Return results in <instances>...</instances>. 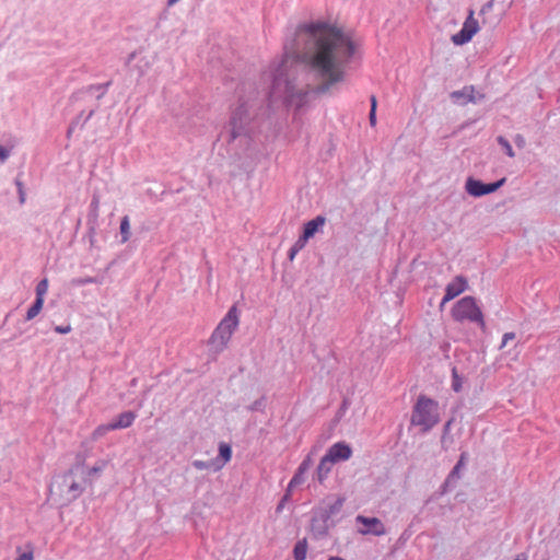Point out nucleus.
Instances as JSON below:
<instances>
[{"label":"nucleus","mask_w":560,"mask_h":560,"mask_svg":"<svg viewBox=\"0 0 560 560\" xmlns=\"http://www.w3.org/2000/svg\"><path fill=\"white\" fill-rule=\"evenodd\" d=\"M81 469V466L69 469L67 472L57 476L50 483L49 490L52 495H58L61 503H69L75 500L83 491L85 480L77 481L74 470Z\"/></svg>","instance_id":"7ed1b4c3"},{"label":"nucleus","mask_w":560,"mask_h":560,"mask_svg":"<svg viewBox=\"0 0 560 560\" xmlns=\"http://www.w3.org/2000/svg\"><path fill=\"white\" fill-rule=\"evenodd\" d=\"M492 7H493V0H489L488 2H486V3L482 5V8H481V10H480V13H481V14H485V13H487V12L491 11Z\"/></svg>","instance_id":"a19ab883"},{"label":"nucleus","mask_w":560,"mask_h":560,"mask_svg":"<svg viewBox=\"0 0 560 560\" xmlns=\"http://www.w3.org/2000/svg\"><path fill=\"white\" fill-rule=\"evenodd\" d=\"M312 464H313V462H312L311 457H310V456H307V457H306V458H304V459H303V462L300 464V466H299L298 470H299V471H301V472H303V474H306V472L310 470V468H311Z\"/></svg>","instance_id":"473e14b6"},{"label":"nucleus","mask_w":560,"mask_h":560,"mask_svg":"<svg viewBox=\"0 0 560 560\" xmlns=\"http://www.w3.org/2000/svg\"><path fill=\"white\" fill-rule=\"evenodd\" d=\"M498 143L501 145V148L504 150L505 154L510 158H513L515 155L512 145L510 144L509 140L504 138L503 136H499L497 138Z\"/></svg>","instance_id":"cd10ccee"},{"label":"nucleus","mask_w":560,"mask_h":560,"mask_svg":"<svg viewBox=\"0 0 560 560\" xmlns=\"http://www.w3.org/2000/svg\"><path fill=\"white\" fill-rule=\"evenodd\" d=\"M103 277L102 278H98V277H84V278H74L70 281V284L72 287H82V285H85V284H91V283H103Z\"/></svg>","instance_id":"5701e85b"},{"label":"nucleus","mask_w":560,"mask_h":560,"mask_svg":"<svg viewBox=\"0 0 560 560\" xmlns=\"http://www.w3.org/2000/svg\"><path fill=\"white\" fill-rule=\"evenodd\" d=\"M75 127H77V121H72L67 131L68 137L72 133V131L74 130Z\"/></svg>","instance_id":"8fccbe9b"},{"label":"nucleus","mask_w":560,"mask_h":560,"mask_svg":"<svg viewBox=\"0 0 560 560\" xmlns=\"http://www.w3.org/2000/svg\"><path fill=\"white\" fill-rule=\"evenodd\" d=\"M15 186L18 188L20 203H24V201H25L24 187H23V183L19 178L15 179Z\"/></svg>","instance_id":"72a5a7b5"},{"label":"nucleus","mask_w":560,"mask_h":560,"mask_svg":"<svg viewBox=\"0 0 560 560\" xmlns=\"http://www.w3.org/2000/svg\"><path fill=\"white\" fill-rule=\"evenodd\" d=\"M135 56H136L135 52L130 54L128 57L127 63H129L135 58Z\"/></svg>","instance_id":"13d9d810"},{"label":"nucleus","mask_w":560,"mask_h":560,"mask_svg":"<svg viewBox=\"0 0 560 560\" xmlns=\"http://www.w3.org/2000/svg\"><path fill=\"white\" fill-rule=\"evenodd\" d=\"M291 60L292 57L287 55V51L284 50L283 59L275 69H271L268 73H265L264 77L266 80L270 81V88L266 95H262V98L268 97V105L267 107L260 106L261 100H258L257 97H248L245 98L243 95H240V104L232 112L230 122L226 129V141L230 143L236 139H240L241 142L248 143V139L252 137V135L255 133L256 129L258 128V119L260 115L269 114L272 108L280 103L285 108H295V106H289L287 105L280 97L273 98L271 97V90L273 84L272 75L276 73V71L281 67L284 62H287L288 71L291 69Z\"/></svg>","instance_id":"f03ea898"},{"label":"nucleus","mask_w":560,"mask_h":560,"mask_svg":"<svg viewBox=\"0 0 560 560\" xmlns=\"http://www.w3.org/2000/svg\"><path fill=\"white\" fill-rule=\"evenodd\" d=\"M110 84H112V81H108V82L102 83V84L89 85V86L78 91L77 93H73L71 98L79 100L80 94H83V93L93 94L94 91H100V93L96 95V100H101L105 95V93H106L107 89L110 86Z\"/></svg>","instance_id":"f3484780"},{"label":"nucleus","mask_w":560,"mask_h":560,"mask_svg":"<svg viewBox=\"0 0 560 560\" xmlns=\"http://www.w3.org/2000/svg\"><path fill=\"white\" fill-rule=\"evenodd\" d=\"M291 499L289 498V494H283V497L281 498L280 502L278 503L277 508H276V512L277 513H280L283 508H284V504L287 502H289Z\"/></svg>","instance_id":"4c0bfd02"},{"label":"nucleus","mask_w":560,"mask_h":560,"mask_svg":"<svg viewBox=\"0 0 560 560\" xmlns=\"http://www.w3.org/2000/svg\"><path fill=\"white\" fill-rule=\"evenodd\" d=\"M453 318L456 322L469 320L478 323L481 328L486 326L483 315L472 296H464L452 308Z\"/></svg>","instance_id":"423d86ee"},{"label":"nucleus","mask_w":560,"mask_h":560,"mask_svg":"<svg viewBox=\"0 0 560 560\" xmlns=\"http://www.w3.org/2000/svg\"><path fill=\"white\" fill-rule=\"evenodd\" d=\"M351 455L352 450L350 445L347 444L346 442L335 443L332 446L328 448L327 453L325 454V456L334 464L341 460H347L351 457Z\"/></svg>","instance_id":"ddd939ff"},{"label":"nucleus","mask_w":560,"mask_h":560,"mask_svg":"<svg viewBox=\"0 0 560 560\" xmlns=\"http://www.w3.org/2000/svg\"><path fill=\"white\" fill-rule=\"evenodd\" d=\"M328 560H345V559L339 558V557H330Z\"/></svg>","instance_id":"bf43d9fd"},{"label":"nucleus","mask_w":560,"mask_h":560,"mask_svg":"<svg viewBox=\"0 0 560 560\" xmlns=\"http://www.w3.org/2000/svg\"><path fill=\"white\" fill-rule=\"evenodd\" d=\"M347 407H348V401H347V399H345V400L342 401L341 407H340V411H345V410L347 409Z\"/></svg>","instance_id":"5fc2aeb1"},{"label":"nucleus","mask_w":560,"mask_h":560,"mask_svg":"<svg viewBox=\"0 0 560 560\" xmlns=\"http://www.w3.org/2000/svg\"><path fill=\"white\" fill-rule=\"evenodd\" d=\"M47 290H48V280L45 278V279L40 280L36 285V298L35 299L44 300V296L47 293Z\"/></svg>","instance_id":"c85d7f7f"},{"label":"nucleus","mask_w":560,"mask_h":560,"mask_svg":"<svg viewBox=\"0 0 560 560\" xmlns=\"http://www.w3.org/2000/svg\"><path fill=\"white\" fill-rule=\"evenodd\" d=\"M515 339V334L514 332H505L503 335V338H502V342L500 345V349H503L509 341Z\"/></svg>","instance_id":"c9c22d12"},{"label":"nucleus","mask_w":560,"mask_h":560,"mask_svg":"<svg viewBox=\"0 0 560 560\" xmlns=\"http://www.w3.org/2000/svg\"><path fill=\"white\" fill-rule=\"evenodd\" d=\"M438 408L435 400L420 395L412 409L411 424L421 427L423 432L430 431L440 420Z\"/></svg>","instance_id":"20e7f679"},{"label":"nucleus","mask_w":560,"mask_h":560,"mask_svg":"<svg viewBox=\"0 0 560 560\" xmlns=\"http://www.w3.org/2000/svg\"><path fill=\"white\" fill-rule=\"evenodd\" d=\"M265 408V399L264 397L260 399L255 400L250 406H248V409L250 411H262Z\"/></svg>","instance_id":"2f4dec72"},{"label":"nucleus","mask_w":560,"mask_h":560,"mask_svg":"<svg viewBox=\"0 0 560 560\" xmlns=\"http://www.w3.org/2000/svg\"><path fill=\"white\" fill-rule=\"evenodd\" d=\"M357 523L362 524L365 529H361L360 533L363 535L372 534L375 536H383L386 534L384 524L377 517H368L364 515H358L355 517Z\"/></svg>","instance_id":"9b49d317"},{"label":"nucleus","mask_w":560,"mask_h":560,"mask_svg":"<svg viewBox=\"0 0 560 560\" xmlns=\"http://www.w3.org/2000/svg\"><path fill=\"white\" fill-rule=\"evenodd\" d=\"M326 218L323 215H317L316 218L307 221L303 226V238L310 240L319 231V229L324 226Z\"/></svg>","instance_id":"4468645a"},{"label":"nucleus","mask_w":560,"mask_h":560,"mask_svg":"<svg viewBox=\"0 0 560 560\" xmlns=\"http://www.w3.org/2000/svg\"><path fill=\"white\" fill-rule=\"evenodd\" d=\"M94 109H91L88 116L84 118L82 126L94 115Z\"/></svg>","instance_id":"603ef678"},{"label":"nucleus","mask_w":560,"mask_h":560,"mask_svg":"<svg viewBox=\"0 0 560 560\" xmlns=\"http://www.w3.org/2000/svg\"><path fill=\"white\" fill-rule=\"evenodd\" d=\"M463 466L456 464L451 472L448 474L447 478L445 479L443 483V488L446 491L447 489H453L456 487L458 480L460 479V470Z\"/></svg>","instance_id":"aec40b11"},{"label":"nucleus","mask_w":560,"mask_h":560,"mask_svg":"<svg viewBox=\"0 0 560 560\" xmlns=\"http://www.w3.org/2000/svg\"><path fill=\"white\" fill-rule=\"evenodd\" d=\"M106 466V462L102 460L100 463H97L95 466H93L90 470H89V476H95V475H98L101 471H103L104 467Z\"/></svg>","instance_id":"f704fd0d"},{"label":"nucleus","mask_w":560,"mask_h":560,"mask_svg":"<svg viewBox=\"0 0 560 560\" xmlns=\"http://www.w3.org/2000/svg\"><path fill=\"white\" fill-rule=\"evenodd\" d=\"M345 501V497H338L332 503H327L325 506H319L316 510L328 520L334 521L332 517L341 512Z\"/></svg>","instance_id":"2eb2a0df"},{"label":"nucleus","mask_w":560,"mask_h":560,"mask_svg":"<svg viewBox=\"0 0 560 560\" xmlns=\"http://www.w3.org/2000/svg\"><path fill=\"white\" fill-rule=\"evenodd\" d=\"M112 430H116V429L112 428L110 423L102 424L95 429L93 436H94V439H97L100 436H103L105 433H107L108 431H112Z\"/></svg>","instance_id":"c756f323"},{"label":"nucleus","mask_w":560,"mask_h":560,"mask_svg":"<svg viewBox=\"0 0 560 560\" xmlns=\"http://www.w3.org/2000/svg\"><path fill=\"white\" fill-rule=\"evenodd\" d=\"M369 120H370V125L372 127H374L376 125V110H371L370 109Z\"/></svg>","instance_id":"c03bdc74"},{"label":"nucleus","mask_w":560,"mask_h":560,"mask_svg":"<svg viewBox=\"0 0 560 560\" xmlns=\"http://www.w3.org/2000/svg\"><path fill=\"white\" fill-rule=\"evenodd\" d=\"M120 235H121V242L125 243L130 237V223L129 218L125 215L120 221Z\"/></svg>","instance_id":"a878e982"},{"label":"nucleus","mask_w":560,"mask_h":560,"mask_svg":"<svg viewBox=\"0 0 560 560\" xmlns=\"http://www.w3.org/2000/svg\"><path fill=\"white\" fill-rule=\"evenodd\" d=\"M478 21L474 19V11H469V15L463 24L462 30L452 36V42L455 45H464L468 43L472 36L478 32Z\"/></svg>","instance_id":"6e6552de"},{"label":"nucleus","mask_w":560,"mask_h":560,"mask_svg":"<svg viewBox=\"0 0 560 560\" xmlns=\"http://www.w3.org/2000/svg\"><path fill=\"white\" fill-rule=\"evenodd\" d=\"M98 205H100V198L97 195H93L91 205H90V212L88 214V224H89V233L90 237H92V234L95 230V224L97 222L98 218ZM91 245H93V240L90 238Z\"/></svg>","instance_id":"dca6fc26"},{"label":"nucleus","mask_w":560,"mask_h":560,"mask_svg":"<svg viewBox=\"0 0 560 560\" xmlns=\"http://www.w3.org/2000/svg\"><path fill=\"white\" fill-rule=\"evenodd\" d=\"M136 419V413L133 411H125L121 412L117 419L110 422V427L115 429H126L129 428Z\"/></svg>","instance_id":"a211bd4d"},{"label":"nucleus","mask_w":560,"mask_h":560,"mask_svg":"<svg viewBox=\"0 0 560 560\" xmlns=\"http://www.w3.org/2000/svg\"><path fill=\"white\" fill-rule=\"evenodd\" d=\"M283 49L292 57L291 69L284 62L272 75L271 97L296 108L343 81L357 55L355 44L326 22L301 25Z\"/></svg>","instance_id":"f257e3e1"},{"label":"nucleus","mask_w":560,"mask_h":560,"mask_svg":"<svg viewBox=\"0 0 560 560\" xmlns=\"http://www.w3.org/2000/svg\"><path fill=\"white\" fill-rule=\"evenodd\" d=\"M451 424H452V420H448L445 424H444V429H443V436H442V443H444L445 439H446V435L450 431V428H451Z\"/></svg>","instance_id":"37998d69"},{"label":"nucleus","mask_w":560,"mask_h":560,"mask_svg":"<svg viewBox=\"0 0 560 560\" xmlns=\"http://www.w3.org/2000/svg\"><path fill=\"white\" fill-rule=\"evenodd\" d=\"M10 155V149L0 145V162L4 163Z\"/></svg>","instance_id":"58836bf2"},{"label":"nucleus","mask_w":560,"mask_h":560,"mask_svg":"<svg viewBox=\"0 0 560 560\" xmlns=\"http://www.w3.org/2000/svg\"><path fill=\"white\" fill-rule=\"evenodd\" d=\"M307 552V540L303 538L299 540L293 548L294 560H305Z\"/></svg>","instance_id":"4be33fe9"},{"label":"nucleus","mask_w":560,"mask_h":560,"mask_svg":"<svg viewBox=\"0 0 560 560\" xmlns=\"http://www.w3.org/2000/svg\"><path fill=\"white\" fill-rule=\"evenodd\" d=\"M179 0H167V5L168 7H172L174 5L175 3H177Z\"/></svg>","instance_id":"4d7b16f0"},{"label":"nucleus","mask_w":560,"mask_h":560,"mask_svg":"<svg viewBox=\"0 0 560 560\" xmlns=\"http://www.w3.org/2000/svg\"><path fill=\"white\" fill-rule=\"evenodd\" d=\"M43 305H44V300L35 299L34 303L26 312L25 319L32 320L33 318H35L42 311Z\"/></svg>","instance_id":"393cba45"},{"label":"nucleus","mask_w":560,"mask_h":560,"mask_svg":"<svg viewBox=\"0 0 560 560\" xmlns=\"http://www.w3.org/2000/svg\"><path fill=\"white\" fill-rule=\"evenodd\" d=\"M299 252L296 249H294L293 247H291L289 249V253H288V258L292 261L295 257V255L298 254Z\"/></svg>","instance_id":"de8ad7c7"},{"label":"nucleus","mask_w":560,"mask_h":560,"mask_svg":"<svg viewBox=\"0 0 560 560\" xmlns=\"http://www.w3.org/2000/svg\"><path fill=\"white\" fill-rule=\"evenodd\" d=\"M505 182L506 178L502 177L497 182L486 184L482 180L476 179L470 176L466 179L465 189L467 194L472 197H482L485 195H489L497 191L505 184Z\"/></svg>","instance_id":"0eeeda50"},{"label":"nucleus","mask_w":560,"mask_h":560,"mask_svg":"<svg viewBox=\"0 0 560 560\" xmlns=\"http://www.w3.org/2000/svg\"><path fill=\"white\" fill-rule=\"evenodd\" d=\"M334 466V463L329 460L326 456H324L316 469V479L319 483H323L324 480L327 478L328 474L330 472L331 468Z\"/></svg>","instance_id":"6ab92c4d"},{"label":"nucleus","mask_w":560,"mask_h":560,"mask_svg":"<svg viewBox=\"0 0 560 560\" xmlns=\"http://www.w3.org/2000/svg\"><path fill=\"white\" fill-rule=\"evenodd\" d=\"M514 560H527V557L524 553H520L516 556V558Z\"/></svg>","instance_id":"864d4df0"},{"label":"nucleus","mask_w":560,"mask_h":560,"mask_svg":"<svg viewBox=\"0 0 560 560\" xmlns=\"http://www.w3.org/2000/svg\"><path fill=\"white\" fill-rule=\"evenodd\" d=\"M54 330L58 334H68L71 331V326H55Z\"/></svg>","instance_id":"ea45409f"},{"label":"nucleus","mask_w":560,"mask_h":560,"mask_svg":"<svg viewBox=\"0 0 560 560\" xmlns=\"http://www.w3.org/2000/svg\"><path fill=\"white\" fill-rule=\"evenodd\" d=\"M308 240H304L303 238V235L301 234V236L299 237V240L293 244V248L296 249L298 252H300L304 246L305 244L307 243Z\"/></svg>","instance_id":"e433bc0d"},{"label":"nucleus","mask_w":560,"mask_h":560,"mask_svg":"<svg viewBox=\"0 0 560 560\" xmlns=\"http://www.w3.org/2000/svg\"><path fill=\"white\" fill-rule=\"evenodd\" d=\"M514 142L517 147L523 148L525 145V139L522 135H516L514 138Z\"/></svg>","instance_id":"79ce46f5"},{"label":"nucleus","mask_w":560,"mask_h":560,"mask_svg":"<svg viewBox=\"0 0 560 560\" xmlns=\"http://www.w3.org/2000/svg\"><path fill=\"white\" fill-rule=\"evenodd\" d=\"M83 115V112H81L78 117L75 119H73L72 121H77V126L79 125V122L81 121V117Z\"/></svg>","instance_id":"6e6d98bb"},{"label":"nucleus","mask_w":560,"mask_h":560,"mask_svg":"<svg viewBox=\"0 0 560 560\" xmlns=\"http://www.w3.org/2000/svg\"><path fill=\"white\" fill-rule=\"evenodd\" d=\"M467 457H468V454L466 452H463L459 456V459L456 464L460 465V466H465L466 465V462H467Z\"/></svg>","instance_id":"a18cd8bd"},{"label":"nucleus","mask_w":560,"mask_h":560,"mask_svg":"<svg viewBox=\"0 0 560 560\" xmlns=\"http://www.w3.org/2000/svg\"><path fill=\"white\" fill-rule=\"evenodd\" d=\"M467 288V279L464 276H456L445 288V295L442 299L441 306L452 301Z\"/></svg>","instance_id":"f8f14e48"},{"label":"nucleus","mask_w":560,"mask_h":560,"mask_svg":"<svg viewBox=\"0 0 560 560\" xmlns=\"http://www.w3.org/2000/svg\"><path fill=\"white\" fill-rule=\"evenodd\" d=\"M294 487H291V481L289 482L287 489H285V493L284 494H289V498L291 499V493H292V490H293Z\"/></svg>","instance_id":"3c124183"},{"label":"nucleus","mask_w":560,"mask_h":560,"mask_svg":"<svg viewBox=\"0 0 560 560\" xmlns=\"http://www.w3.org/2000/svg\"><path fill=\"white\" fill-rule=\"evenodd\" d=\"M370 102H371V110H376L377 101H376V97L374 95L371 96Z\"/></svg>","instance_id":"09e8293b"},{"label":"nucleus","mask_w":560,"mask_h":560,"mask_svg":"<svg viewBox=\"0 0 560 560\" xmlns=\"http://www.w3.org/2000/svg\"><path fill=\"white\" fill-rule=\"evenodd\" d=\"M304 475L303 472L299 471L296 469L294 476L292 477V479L290 480L291 481V487H296V486H300L304 482Z\"/></svg>","instance_id":"7c9ffc66"},{"label":"nucleus","mask_w":560,"mask_h":560,"mask_svg":"<svg viewBox=\"0 0 560 560\" xmlns=\"http://www.w3.org/2000/svg\"><path fill=\"white\" fill-rule=\"evenodd\" d=\"M463 377L458 374L456 368L452 370V388L454 392L459 393L462 390Z\"/></svg>","instance_id":"bb28decb"},{"label":"nucleus","mask_w":560,"mask_h":560,"mask_svg":"<svg viewBox=\"0 0 560 560\" xmlns=\"http://www.w3.org/2000/svg\"><path fill=\"white\" fill-rule=\"evenodd\" d=\"M232 457V448L228 443L221 442L219 444V457L220 464H225Z\"/></svg>","instance_id":"b1692460"},{"label":"nucleus","mask_w":560,"mask_h":560,"mask_svg":"<svg viewBox=\"0 0 560 560\" xmlns=\"http://www.w3.org/2000/svg\"><path fill=\"white\" fill-rule=\"evenodd\" d=\"M335 526V521L328 520L316 509L313 510L311 518V532L316 539H323L328 536L330 527Z\"/></svg>","instance_id":"1a4fd4ad"},{"label":"nucleus","mask_w":560,"mask_h":560,"mask_svg":"<svg viewBox=\"0 0 560 560\" xmlns=\"http://www.w3.org/2000/svg\"><path fill=\"white\" fill-rule=\"evenodd\" d=\"M450 97L454 104L464 106L468 103H477L485 98V95L476 94L474 85H466L462 90L453 91Z\"/></svg>","instance_id":"9d476101"},{"label":"nucleus","mask_w":560,"mask_h":560,"mask_svg":"<svg viewBox=\"0 0 560 560\" xmlns=\"http://www.w3.org/2000/svg\"><path fill=\"white\" fill-rule=\"evenodd\" d=\"M16 560H33V553L32 552H23L18 557Z\"/></svg>","instance_id":"49530a36"},{"label":"nucleus","mask_w":560,"mask_h":560,"mask_svg":"<svg viewBox=\"0 0 560 560\" xmlns=\"http://www.w3.org/2000/svg\"><path fill=\"white\" fill-rule=\"evenodd\" d=\"M192 466L198 470L211 469L213 471H217L223 467V464H220V460L218 458L210 460L196 459L192 462Z\"/></svg>","instance_id":"412c9836"},{"label":"nucleus","mask_w":560,"mask_h":560,"mask_svg":"<svg viewBox=\"0 0 560 560\" xmlns=\"http://www.w3.org/2000/svg\"><path fill=\"white\" fill-rule=\"evenodd\" d=\"M237 325V307L233 305L214 329L209 340L215 352H220L224 349Z\"/></svg>","instance_id":"39448f33"}]
</instances>
